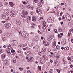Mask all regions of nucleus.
Returning a JSON list of instances; mask_svg holds the SVG:
<instances>
[{
    "label": "nucleus",
    "instance_id": "nucleus-49",
    "mask_svg": "<svg viewBox=\"0 0 73 73\" xmlns=\"http://www.w3.org/2000/svg\"><path fill=\"white\" fill-rule=\"evenodd\" d=\"M5 20H7V21H9V20H10V19H8H8H5Z\"/></svg>",
    "mask_w": 73,
    "mask_h": 73
},
{
    "label": "nucleus",
    "instance_id": "nucleus-35",
    "mask_svg": "<svg viewBox=\"0 0 73 73\" xmlns=\"http://www.w3.org/2000/svg\"><path fill=\"white\" fill-rule=\"evenodd\" d=\"M6 51L7 52V53H8L9 54H10L11 53H10V51L9 50H7V51Z\"/></svg>",
    "mask_w": 73,
    "mask_h": 73
},
{
    "label": "nucleus",
    "instance_id": "nucleus-34",
    "mask_svg": "<svg viewBox=\"0 0 73 73\" xmlns=\"http://www.w3.org/2000/svg\"><path fill=\"white\" fill-rule=\"evenodd\" d=\"M50 72L51 73H52L53 72V70L52 69H51L50 70Z\"/></svg>",
    "mask_w": 73,
    "mask_h": 73
},
{
    "label": "nucleus",
    "instance_id": "nucleus-57",
    "mask_svg": "<svg viewBox=\"0 0 73 73\" xmlns=\"http://www.w3.org/2000/svg\"><path fill=\"white\" fill-rule=\"evenodd\" d=\"M59 32H62V29H60L59 31Z\"/></svg>",
    "mask_w": 73,
    "mask_h": 73
},
{
    "label": "nucleus",
    "instance_id": "nucleus-11",
    "mask_svg": "<svg viewBox=\"0 0 73 73\" xmlns=\"http://www.w3.org/2000/svg\"><path fill=\"white\" fill-rule=\"evenodd\" d=\"M46 51V49L45 48H43V49L41 51L42 53H44Z\"/></svg>",
    "mask_w": 73,
    "mask_h": 73
},
{
    "label": "nucleus",
    "instance_id": "nucleus-2",
    "mask_svg": "<svg viewBox=\"0 0 73 73\" xmlns=\"http://www.w3.org/2000/svg\"><path fill=\"white\" fill-rule=\"evenodd\" d=\"M21 36L25 38H27V37H28V34H26V32L23 31L21 34Z\"/></svg>",
    "mask_w": 73,
    "mask_h": 73
},
{
    "label": "nucleus",
    "instance_id": "nucleus-43",
    "mask_svg": "<svg viewBox=\"0 0 73 73\" xmlns=\"http://www.w3.org/2000/svg\"><path fill=\"white\" fill-rule=\"evenodd\" d=\"M47 65L49 66H50V62H49L48 63H47Z\"/></svg>",
    "mask_w": 73,
    "mask_h": 73
},
{
    "label": "nucleus",
    "instance_id": "nucleus-27",
    "mask_svg": "<svg viewBox=\"0 0 73 73\" xmlns=\"http://www.w3.org/2000/svg\"><path fill=\"white\" fill-rule=\"evenodd\" d=\"M56 48L58 49V50H59V49H60V46H56Z\"/></svg>",
    "mask_w": 73,
    "mask_h": 73
},
{
    "label": "nucleus",
    "instance_id": "nucleus-63",
    "mask_svg": "<svg viewBox=\"0 0 73 73\" xmlns=\"http://www.w3.org/2000/svg\"><path fill=\"white\" fill-rule=\"evenodd\" d=\"M48 31L49 32L50 31V29L48 28Z\"/></svg>",
    "mask_w": 73,
    "mask_h": 73
},
{
    "label": "nucleus",
    "instance_id": "nucleus-9",
    "mask_svg": "<svg viewBox=\"0 0 73 73\" xmlns=\"http://www.w3.org/2000/svg\"><path fill=\"white\" fill-rule=\"evenodd\" d=\"M29 60H28V62H32V61H33V57H31L30 58H29Z\"/></svg>",
    "mask_w": 73,
    "mask_h": 73
},
{
    "label": "nucleus",
    "instance_id": "nucleus-62",
    "mask_svg": "<svg viewBox=\"0 0 73 73\" xmlns=\"http://www.w3.org/2000/svg\"><path fill=\"white\" fill-rule=\"evenodd\" d=\"M38 32L40 34H41V32H40V31L39 30L38 31Z\"/></svg>",
    "mask_w": 73,
    "mask_h": 73
},
{
    "label": "nucleus",
    "instance_id": "nucleus-53",
    "mask_svg": "<svg viewBox=\"0 0 73 73\" xmlns=\"http://www.w3.org/2000/svg\"><path fill=\"white\" fill-rule=\"evenodd\" d=\"M43 19H44V17H42L40 18V20H42Z\"/></svg>",
    "mask_w": 73,
    "mask_h": 73
},
{
    "label": "nucleus",
    "instance_id": "nucleus-33",
    "mask_svg": "<svg viewBox=\"0 0 73 73\" xmlns=\"http://www.w3.org/2000/svg\"><path fill=\"white\" fill-rule=\"evenodd\" d=\"M30 9H32V10H33V7L32 6H30Z\"/></svg>",
    "mask_w": 73,
    "mask_h": 73
},
{
    "label": "nucleus",
    "instance_id": "nucleus-12",
    "mask_svg": "<svg viewBox=\"0 0 73 73\" xmlns=\"http://www.w3.org/2000/svg\"><path fill=\"white\" fill-rule=\"evenodd\" d=\"M7 49H9V50H11V49H12V46H11V44H9L8 47H7Z\"/></svg>",
    "mask_w": 73,
    "mask_h": 73
},
{
    "label": "nucleus",
    "instance_id": "nucleus-6",
    "mask_svg": "<svg viewBox=\"0 0 73 73\" xmlns=\"http://www.w3.org/2000/svg\"><path fill=\"white\" fill-rule=\"evenodd\" d=\"M11 16L12 17H14L15 16V14L16 13L14 11H12L10 12Z\"/></svg>",
    "mask_w": 73,
    "mask_h": 73
},
{
    "label": "nucleus",
    "instance_id": "nucleus-64",
    "mask_svg": "<svg viewBox=\"0 0 73 73\" xmlns=\"http://www.w3.org/2000/svg\"><path fill=\"white\" fill-rule=\"evenodd\" d=\"M70 67L71 68H73V65H71L70 66Z\"/></svg>",
    "mask_w": 73,
    "mask_h": 73
},
{
    "label": "nucleus",
    "instance_id": "nucleus-59",
    "mask_svg": "<svg viewBox=\"0 0 73 73\" xmlns=\"http://www.w3.org/2000/svg\"><path fill=\"white\" fill-rule=\"evenodd\" d=\"M26 49H30V48H29V47H27Z\"/></svg>",
    "mask_w": 73,
    "mask_h": 73
},
{
    "label": "nucleus",
    "instance_id": "nucleus-61",
    "mask_svg": "<svg viewBox=\"0 0 73 73\" xmlns=\"http://www.w3.org/2000/svg\"><path fill=\"white\" fill-rule=\"evenodd\" d=\"M62 19H65V16H63V17H62Z\"/></svg>",
    "mask_w": 73,
    "mask_h": 73
},
{
    "label": "nucleus",
    "instance_id": "nucleus-22",
    "mask_svg": "<svg viewBox=\"0 0 73 73\" xmlns=\"http://www.w3.org/2000/svg\"><path fill=\"white\" fill-rule=\"evenodd\" d=\"M8 61H7V60H5L3 61V63L4 64H7V62Z\"/></svg>",
    "mask_w": 73,
    "mask_h": 73
},
{
    "label": "nucleus",
    "instance_id": "nucleus-1",
    "mask_svg": "<svg viewBox=\"0 0 73 73\" xmlns=\"http://www.w3.org/2000/svg\"><path fill=\"white\" fill-rule=\"evenodd\" d=\"M28 14V12L25 11L24 10H23L22 11V13L21 14V15L23 17L25 18V17H27Z\"/></svg>",
    "mask_w": 73,
    "mask_h": 73
},
{
    "label": "nucleus",
    "instance_id": "nucleus-55",
    "mask_svg": "<svg viewBox=\"0 0 73 73\" xmlns=\"http://www.w3.org/2000/svg\"><path fill=\"white\" fill-rule=\"evenodd\" d=\"M62 14H63V12H61L60 14V16H62Z\"/></svg>",
    "mask_w": 73,
    "mask_h": 73
},
{
    "label": "nucleus",
    "instance_id": "nucleus-13",
    "mask_svg": "<svg viewBox=\"0 0 73 73\" xmlns=\"http://www.w3.org/2000/svg\"><path fill=\"white\" fill-rule=\"evenodd\" d=\"M27 20L29 21L31 20V17L30 16H28L27 18Z\"/></svg>",
    "mask_w": 73,
    "mask_h": 73
},
{
    "label": "nucleus",
    "instance_id": "nucleus-8",
    "mask_svg": "<svg viewBox=\"0 0 73 73\" xmlns=\"http://www.w3.org/2000/svg\"><path fill=\"white\" fill-rule=\"evenodd\" d=\"M5 27L7 29H8L9 28H11V25L9 24H7L5 25Z\"/></svg>",
    "mask_w": 73,
    "mask_h": 73
},
{
    "label": "nucleus",
    "instance_id": "nucleus-45",
    "mask_svg": "<svg viewBox=\"0 0 73 73\" xmlns=\"http://www.w3.org/2000/svg\"><path fill=\"white\" fill-rule=\"evenodd\" d=\"M21 52H22V51H21V50H19L18 51V53H21Z\"/></svg>",
    "mask_w": 73,
    "mask_h": 73
},
{
    "label": "nucleus",
    "instance_id": "nucleus-52",
    "mask_svg": "<svg viewBox=\"0 0 73 73\" xmlns=\"http://www.w3.org/2000/svg\"><path fill=\"white\" fill-rule=\"evenodd\" d=\"M38 68L40 70H41V66L40 67L39 66H38Z\"/></svg>",
    "mask_w": 73,
    "mask_h": 73
},
{
    "label": "nucleus",
    "instance_id": "nucleus-32",
    "mask_svg": "<svg viewBox=\"0 0 73 73\" xmlns=\"http://www.w3.org/2000/svg\"><path fill=\"white\" fill-rule=\"evenodd\" d=\"M26 7L27 8H28V9H30V7H31V5H29Z\"/></svg>",
    "mask_w": 73,
    "mask_h": 73
},
{
    "label": "nucleus",
    "instance_id": "nucleus-18",
    "mask_svg": "<svg viewBox=\"0 0 73 73\" xmlns=\"http://www.w3.org/2000/svg\"><path fill=\"white\" fill-rule=\"evenodd\" d=\"M45 45V46H48L49 45V43L48 42H46L45 44H44Z\"/></svg>",
    "mask_w": 73,
    "mask_h": 73
},
{
    "label": "nucleus",
    "instance_id": "nucleus-23",
    "mask_svg": "<svg viewBox=\"0 0 73 73\" xmlns=\"http://www.w3.org/2000/svg\"><path fill=\"white\" fill-rule=\"evenodd\" d=\"M62 43L63 44H65V43H66V40L64 39L63 40V41H62Z\"/></svg>",
    "mask_w": 73,
    "mask_h": 73
},
{
    "label": "nucleus",
    "instance_id": "nucleus-60",
    "mask_svg": "<svg viewBox=\"0 0 73 73\" xmlns=\"http://www.w3.org/2000/svg\"><path fill=\"white\" fill-rule=\"evenodd\" d=\"M5 11L6 13H8V12H9L8 10V11H7V10H5Z\"/></svg>",
    "mask_w": 73,
    "mask_h": 73
},
{
    "label": "nucleus",
    "instance_id": "nucleus-4",
    "mask_svg": "<svg viewBox=\"0 0 73 73\" xmlns=\"http://www.w3.org/2000/svg\"><path fill=\"white\" fill-rule=\"evenodd\" d=\"M46 60L44 58H41L40 59V62L41 64H44V63H45Z\"/></svg>",
    "mask_w": 73,
    "mask_h": 73
},
{
    "label": "nucleus",
    "instance_id": "nucleus-56",
    "mask_svg": "<svg viewBox=\"0 0 73 73\" xmlns=\"http://www.w3.org/2000/svg\"><path fill=\"white\" fill-rule=\"evenodd\" d=\"M53 44L56 45V41H54Z\"/></svg>",
    "mask_w": 73,
    "mask_h": 73
},
{
    "label": "nucleus",
    "instance_id": "nucleus-19",
    "mask_svg": "<svg viewBox=\"0 0 73 73\" xmlns=\"http://www.w3.org/2000/svg\"><path fill=\"white\" fill-rule=\"evenodd\" d=\"M69 48L68 47H66L64 48V50H69Z\"/></svg>",
    "mask_w": 73,
    "mask_h": 73
},
{
    "label": "nucleus",
    "instance_id": "nucleus-7",
    "mask_svg": "<svg viewBox=\"0 0 73 73\" xmlns=\"http://www.w3.org/2000/svg\"><path fill=\"white\" fill-rule=\"evenodd\" d=\"M16 24L18 25H20L21 24V22H20V20L19 19H17L16 20Z\"/></svg>",
    "mask_w": 73,
    "mask_h": 73
},
{
    "label": "nucleus",
    "instance_id": "nucleus-47",
    "mask_svg": "<svg viewBox=\"0 0 73 73\" xmlns=\"http://www.w3.org/2000/svg\"><path fill=\"white\" fill-rule=\"evenodd\" d=\"M20 7H21V8H22V9H23V8H24V7H23V5H20Z\"/></svg>",
    "mask_w": 73,
    "mask_h": 73
},
{
    "label": "nucleus",
    "instance_id": "nucleus-17",
    "mask_svg": "<svg viewBox=\"0 0 73 73\" xmlns=\"http://www.w3.org/2000/svg\"><path fill=\"white\" fill-rule=\"evenodd\" d=\"M46 27H47V26L46 25H44L43 26V27H42V29L44 30H45V29H46Z\"/></svg>",
    "mask_w": 73,
    "mask_h": 73
},
{
    "label": "nucleus",
    "instance_id": "nucleus-48",
    "mask_svg": "<svg viewBox=\"0 0 73 73\" xmlns=\"http://www.w3.org/2000/svg\"><path fill=\"white\" fill-rule=\"evenodd\" d=\"M55 33H57L58 32L57 30V29H55Z\"/></svg>",
    "mask_w": 73,
    "mask_h": 73
},
{
    "label": "nucleus",
    "instance_id": "nucleus-54",
    "mask_svg": "<svg viewBox=\"0 0 73 73\" xmlns=\"http://www.w3.org/2000/svg\"><path fill=\"white\" fill-rule=\"evenodd\" d=\"M13 19L12 18L10 20V21H13Z\"/></svg>",
    "mask_w": 73,
    "mask_h": 73
},
{
    "label": "nucleus",
    "instance_id": "nucleus-5",
    "mask_svg": "<svg viewBox=\"0 0 73 73\" xmlns=\"http://www.w3.org/2000/svg\"><path fill=\"white\" fill-rule=\"evenodd\" d=\"M11 44L14 46H16L18 44V42L16 40H14L13 41L11 42Z\"/></svg>",
    "mask_w": 73,
    "mask_h": 73
},
{
    "label": "nucleus",
    "instance_id": "nucleus-24",
    "mask_svg": "<svg viewBox=\"0 0 73 73\" xmlns=\"http://www.w3.org/2000/svg\"><path fill=\"white\" fill-rule=\"evenodd\" d=\"M27 45V44H23L21 45L22 47H25V46H26Z\"/></svg>",
    "mask_w": 73,
    "mask_h": 73
},
{
    "label": "nucleus",
    "instance_id": "nucleus-44",
    "mask_svg": "<svg viewBox=\"0 0 73 73\" xmlns=\"http://www.w3.org/2000/svg\"><path fill=\"white\" fill-rule=\"evenodd\" d=\"M38 54L40 56L41 55V51H39L38 52Z\"/></svg>",
    "mask_w": 73,
    "mask_h": 73
},
{
    "label": "nucleus",
    "instance_id": "nucleus-39",
    "mask_svg": "<svg viewBox=\"0 0 73 73\" xmlns=\"http://www.w3.org/2000/svg\"><path fill=\"white\" fill-rule=\"evenodd\" d=\"M38 6H40V7H41V3H39L38 4Z\"/></svg>",
    "mask_w": 73,
    "mask_h": 73
},
{
    "label": "nucleus",
    "instance_id": "nucleus-41",
    "mask_svg": "<svg viewBox=\"0 0 73 73\" xmlns=\"http://www.w3.org/2000/svg\"><path fill=\"white\" fill-rule=\"evenodd\" d=\"M63 61L64 64V65L65 64V63H66V61H65V60L64 59H63Z\"/></svg>",
    "mask_w": 73,
    "mask_h": 73
},
{
    "label": "nucleus",
    "instance_id": "nucleus-42",
    "mask_svg": "<svg viewBox=\"0 0 73 73\" xmlns=\"http://www.w3.org/2000/svg\"><path fill=\"white\" fill-rule=\"evenodd\" d=\"M70 61L71 62H73V58H72L71 57L70 58Z\"/></svg>",
    "mask_w": 73,
    "mask_h": 73
},
{
    "label": "nucleus",
    "instance_id": "nucleus-58",
    "mask_svg": "<svg viewBox=\"0 0 73 73\" xmlns=\"http://www.w3.org/2000/svg\"><path fill=\"white\" fill-rule=\"evenodd\" d=\"M30 12V13H31V14L33 15V12H32V11H31Z\"/></svg>",
    "mask_w": 73,
    "mask_h": 73
},
{
    "label": "nucleus",
    "instance_id": "nucleus-31",
    "mask_svg": "<svg viewBox=\"0 0 73 73\" xmlns=\"http://www.w3.org/2000/svg\"><path fill=\"white\" fill-rule=\"evenodd\" d=\"M36 23H33L31 25H35H35H36Z\"/></svg>",
    "mask_w": 73,
    "mask_h": 73
},
{
    "label": "nucleus",
    "instance_id": "nucleus-3",
    "mask_svg": "<svg viewBox=\"0 0 73 73\" xmlns=\"http://www.w3.org/2000/svg\"><path fill=\"white\" fill-rule=\"evenodd\" d=\"M66 18L67 21H70L71 20V17L68 14L66 15Z\"/></svg>",
    "mask_w": 73,
    "mask_h": 73
},
{
    "label": "nucleus",
    "instance_id": "nucleus-25",
    "mask_svg": "<svg viewBox=\"0 0 73 73\" xmlns=\"http://www.w3.org/2000/svg\"><path fill=\"white\" fill-rule=\"evenodd\" d=\"M22 3H23V4H25V5H26L27 4V3L25 2V1H23L22 2Z\"/></svg>",
    "mask_w": 73,
    "mask_h": 73
},
{
    "label": "nucleus",
    "instance_id": "nucleus-37",
    "mask_svg": "<svg viewBox=\"0 0 73 73\" xmlns=\"http://www.w3.org/2000/svg\"><path fill=\"white\" fill-rule=\"evenodd\" d=\"M13 63H16V60L15 59H14L13 60Z\"/></svg>",
    "mask_w": 73,
    "mask_h": 73
},
{
    "label": "nucleus",
    "instance_id": "nucleus-16",
    "mask_svg": "<svg viewBox=\"0 0 73 73\" xmlns=\"http://www.w3.org/2000/svg\"><path fill=\"white\" fill-rule=\"evenodd\" d=\"M9 4L10 5V6L11 7H13V5H14V4H13V2H9Z\"/></svg>",
    "mask_w": 73,
    "mask_h": 73
},
{
    "label": "nucleus",
    "instance_id": "nucleus-46",
    "mask_svg": "<svg viewBox=\"0 0 73 73\" xmlns=\"http://www.w3.org/2000/svg\"><path fill=\"white\" fill-rule=\"evenodd\" d=\"M34 2L35 3H37L38 1L37 0H34Z\"/></svg>",
    "mask_w": 73,
    "mask_h": 73
},
{
    "label": "nucleus",
    "instance_id": "nucleus-29",
    "mask_svg": "<svg viewBox=\"0 0 73 73\" xmlns=\"http://www.w3.org/2000/svg\"><path fill=\"white\" fill-rule=\"evenodd\" d=\"M2 57L3 58H5V54H3L2 55Z\"/></svg>",
    "mask_w": 73,
    "mask_h": 73
},
{
    "label": "nucleus",
    "instance_id": "nucleus-15",
    "mask_svg": "<svg viewBox=\"0 0 73 73\" xmlns=\"http://www.w3.org/2000/svg\"><path fill=\"white\" fill-rule=\"evenodd\" d=\"M2 17L3 19H6V15L5 14H3L2 16Z\"/></svg>",
    "mask_w": 73,
    "mask_h": 73
},
{
    "label": "nucleus",
    "instance_id": "nucleus-51",
    "mask_svg": "<svg viewBox=\"0 0 73 73\" xmlns=\"http://www.w3.org/2000/svg\"><path fill=\"white\" fill-rule=\"evenodd\" d=\"M50 61L51 63H53V60L51 59L50 60Z\"/></svg>",
    "mask_w": 73,
    "mask_h": 73
},
{
    "label": "nucleus",
    "instance_id": "nucleus-10",
    "mask_svg": "<svg viewBox=\"0 0 73 73\" xmlns=\"http://www.w3.org/2000/svg\"><path fill=\"white\" fill-rule=\"evenodd\" d=\"M33 21H36V17L35 16H33L32 18Z\"/></svg>",
    "mask_w": 73,
    "mask_h": 73
},
{
    "label": "nucleus",
    "instance_id": "nucleus-14",
    "mask_svg": "<svg viewBox=\"0 0 73 73\" xmlns=\"http://www.w3.org/2000/svg\"><path fill=\"white\" fill-rule=\"evenodd\" d=\"M56 62L57 63V65H60V61L59 60H58L57 59L56 60Z\"/></svg>",
    "mask_w": 73,
    "mask_h": 73
},
{
    "label": "nucleus",
    "instance_id": "nucleus-50",
    "mask_svg": "<svg viewBox=\"0 0 73 73\" xmlns=\"http://www.w3.org/2000/svg\"><path fill=\"white\" fill-rule=\"evenodd\" d=\"M1 50V52H2V53H3V52H4V50L3 49H2Z\"/></svg>",
    "mask_w": 73,
    "mask_h": 73
},
{
    "label": "nucleus",
    "instance_id": "nucleus-36",
    "mask_svg": "<svg viewBox=\"0 0 73 73\" xmlns=\"http://www.w3.org/2000/svg\"><path fill=\"white\" fill-rule=\"evenodd\" d=\"M11 53H13L15 52V51L14 50L12 49L11 50Z\"/></svg>",
    "mask_w": 73,
    "mask_h": 73
},
{
    "label": "nucleus",
    "instance_id": "nucleus-28",
    "mask_svg": "<svg viewBox=\"0 0 73 73\" xmlns=\"http://www.w3.org/2000/svg\"><path fill=\"white\" fill-rule=\"evenodd\" d=\"M52 40V38H51V37H49V38L47 39L48 41H50Z\"/></svg>",
    "mask_w": 73,
    "mask_h": 73
},
{
    "label": "nucleus",
    "instance_id": "nucleus-26",
    "mask_svg": "<svg viewBox=\"0 0 73 73\" xmlns=\"http://www.w3.org/2000/svg\"><path fill=\"white\" fill-rule=\"evenodd\" d=\"M54 66H58V65H57V63L56 62H54Z\"/></svg>",
    "mask_w": 73,
    "mask_h": 73
},
{
    "label": "nucleus",
    "instance_id": "nucleus-30",
    "mask_svg": "<svg viewBox=\"0 0 73 73\" xmlns=\"http://www.w3.org/2000/svg\"><path fill=\"white\" fill-rule=\"evenodd\" d=\"M33 41L34 42H36V41H38V39H33Z\"/></svg>",
    "mask_w": 73,
    "mask_h": 73
},
{
    "label": "nucleus",
    "instance_id": "nucleus-38",
    "mask_svg": "<svg viewBox=\"0 0 73 73\" xmlns=\"http://www.w3.org/2000/svg\"><path fill=\"white\" fill-rule=\"evenodd\" d=\"M19 69L20 70H21V71H23V68H19Z\"/></svg>",
    "mask_w": 73,
    "mask_h": 73
},
{
    "label": "nucleus",
    "instance_id": "nucleus-21",
    "mask_svg": "<svg viewBox=\"0 0 73 73\" xmlns=\"http://www.w3.org/2000/svg\"><path fill=\"white\" fill-rule=\"evenodd\" d=\"M71 33V29H70L69 31V32L68 34V35L69 37H70V34Z\"/></svg>",
    "mask_w": 73,
    "mask_h": 73
},
{
    "label": "nucleus",
    "instance_id": "nucleus-20",
    "mask_svg": "<svg viewBox=\"0 0 73 73\" xmlns=\"http://www.w3.org/2000/svg\"><path fill=\"white\" fill-rule=\"evenodd\" d=\"M2 39L3 41L5 40V35H3Z\"/></svg>",
    "mask_w": 73,
    "mask_h": 73
},
{
    "label": "nucleus",
    "instance_id": "nucleus-40",
    "mask_svg": "<svg viewBox=\"0 0 73 73\" xmlns=\"http://www.w3.org/2000/svg\"><path fill=\"white\" fill-rule=\"evenodd\" d=\"M56 46V44H52V47L53 48H54L55 46Z\"/></svg>",
    "mask_w": 73,
    "mask_h": 73
}]
</instances>
